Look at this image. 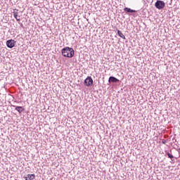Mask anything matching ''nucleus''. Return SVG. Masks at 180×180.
Segmentation results:
<instances>
[{
  "label": "nucleus",
  "instance_id": "20e7f679",
  "mask_svg": "<svg viewBox=\"0 0 180 180\" xmlns=\"http://www.w3.org/2000/svg\"><path fill=\"white\" fill-rule=\"evenodd\" d=\"M15 40L10 39L6 41V46L8 47V49H13V47H15Z\"/></svg>",
  "mask_w": 180,
  "mask_h": 180
},
{
  "label": "nucleus",
  "instance_id": "6e6552de",
  "mask_svg": "<svg viewBox=\"0 0 180 180\" xmlns=\"http://www.w3.org/2000/svg\"><path fill=\"white\" fill-rule=\"evenodd\" d=\"M15 110H17V112L22 113V112H23L25 110V108H23V107L22 106H17L15 107Z\"/></svg>",
  "mask_w": 180,
  "mask_h": 180
},
{
  "label": "nucleus",
  "instance_id": "f257e3e1",
  "mask_svg": "<svg viewBox=\"0 0 180 180\" xmlns=\"http://www.w3.org/2000/svg\"><path fill=\"white\" fill-rule=\"evenodd\" d=\"M62 56L67 57L68 58H72L75 51L72 48L66 46L61 50Z\"/></svg>",
  "mask_w": 180,
  "mask_h": 180
},
{
  "label": "nucleus",
  "instance_id": "9b49d317",
  "mask_svg": "<svg viewBox=\"0 0 180 180\" xmlns=\"http://www.w3.org/2000/svg\"><path fill=\"white\" fill-rule=\"evenodd\" d=\"M167 155L169 157V158H174V155H172V154L167 153Z\"/></svg>",
  "mask_w": 180,
  "mask_h": 180
},
{
  "label": "nucleus",
  "instance_id": "1a4fd4ad",
  "mask_svg": "<svg viewBox=\"0 0 180 180\" xmlns=\"http://www.w3.org/2000/svg\"><path fill=\"white\" fill-rule=\"evenodd\" d=\"M117 34L118 36H120V37H121V39H123L124 40H126V37L124 36V34H123L122 32H121L120 30H117Z\"/></svg>",
  "mask_w": 180,
  "mask_h": 180
},
{
  "label": "nucleus",
  "instance_id": "f03ea898",
  "mask_svg": "<svg viewBox=\"0 0 180 180\" xmlns=\"http://www.w3.org/2000/svg\"><path fill=\"white\" fill-rule=\"evenodd\" d=\"M155 6L157 9H164L165 8V3L163 1L159 0L155 4Z\"/></svg>",
  "mask_w": 180,
  "mask_h": 180
},
{
  "label": "nucleus",
  "instance_id": "ddd939ff",
  "mask_svg": "<svg viewBox=\"0 0 180 180\" xmlns=\"http://www.w3.org/2000/svg\"><path fill=\"white\" fill-rule=\"evenodd\" d=\"M13 108H15V105H13Z\"/></svg>",
  "mask_w": 180,
  "mask_h": 180
},
{
  "label": "nucleus",
  "instance_id": "0eeeda50",
  "mask_svg": "<svg viewBox=\"0 0 180 180\" xmlns=\"http://www.w3.org/2000/svg\"><path fill=\"white\" fill-rule=\"evenodd\" d=\"M34 178H36L34 174H28L27 177H25V180H33Z\"/></svg>",
  "mask_w": 180,
  "mask_h": 180
},
{
  "label": "nucleus",
  "instance_id": "39448f33",
  "mask_svg": "<svg viewBox=\"0 0 180 180\" xmlns=\"http://www.w3.org/2000/svg\"><path fill=\"white\" fill-rule=\"evenodd\" d=\"M13 13V16H14L15 19L18 22H19L20 20V15H19V10H18L16 8L14 9Z\"/></svg>",
  "mask_w": 180,
  "mask_h": 180
},
{
  "label": "nucleus",
  "instance_id": "423d86ee",
  "mask_svg": "<svg viewBox=\"0 0 180 180\" xmlns=\"http://www.w3.org/2000/svg\"><path fill=\"white\" fill-rule=\"evenodd\" d=\"M108 82H119V79L115 77H110Z\"/></svg>",
  "mask_w": 180,
  "mask_h": 180
},
{
  "label": "nucleus",
  "instance_id": "9d476101",
  "mask_svg": "<svg viewBox=\"0 0 180 180\" xmlns=\"http://www.w3.org/2000/svg\"><path fill=\"white\" fill-rule=\"evenodd\" d=\"M124 11H125V12H131V13L136 12L135 10H132V9H131V8H127V7H126L125 8H124Z\"/></svg>",
  "mask_w": 180,
  "mask_h": 180
},
{
  "label": "nucleus",
  "instance_id": "f8f14e48",
  "mask_svg": "<svg viewBox=\"0 0 180 180\" xmlns=\"http://www.w3.org/2000/svg\"><path fill=\"white\" fill-rule=\"evenodd\" d=\"M162 143H163V144H165V141H162Z\"/></svg>",
  "mask_w": 180,
  "mask_h": 180
},
{
  "label": "nucleus",
  "instance_id": "7ed1b4c3",
  "mask_svg": "<svg viewBox=\"0 0 180 180\" xmlns=\"http://www.w3.org/2000/svg\"><path fill=\"white\" fill-rule=\"evenodd\" d=\"M84 84L86 86H91V85H94V79H92V77H87L84 80Z\"/></svg>",
  "mask_w": 180,
  "mask_h": 180
}]
</instances>
